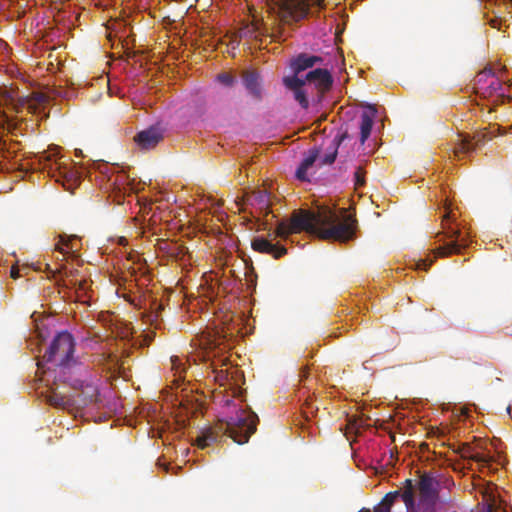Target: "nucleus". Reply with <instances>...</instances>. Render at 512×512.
<instances>
[{
	"label": "nucleus",
	"instance_id": "obj_4",
	"mask_svg": "<svg viewBox=\"0 0 512 512\" xmlns=\"http://www.w3.org/2000/svg\"><path fill=\"white\" fill-rule=\"evenodd\" d=\"M333 82L331 73L323 68L309 71L304 78L296 76L283 78L284 86L293 93L295 101L303 109L309 107V90H315V94L311 95V100L313 103L319 104L324 95L331 90Z\"/></svg>",
	"mask_w": 512,
	"mask_h": 512
},
{
	"label": "nucleus",
	"instance_id": "obj_17",
	"mask_svg": "<svg viewBox=\"0 0 512 512\" xmlns=\"http://www.w3.org/2000/svg\"><path fill=\"white\" fill-rule=\"evenodd\" d=\"M484 138V134L482 135V138L478 137V139L475 142L468 136L460 138L459 142L456 144L454 148L455 156L458 157V159H461L462 155H466L469 152L474 151L478 146L484 143Z\"/></svg>",
	"mask_w": 512,
	"mask_h": 512
},
{
	"label": "nucleus",
	"instance_id": "obj_8",
	"mask_svg": "<svg viewBox=\"0 0 512 512\" xmlns=\"http://www.w3.org/2000/svg\"><path fill=\"white\" fill-rule=\"evenodd\" d=\"M419 505L422 512H435L438 499L437 483L429 475H423L418 482Z\"/></svg>",
	"mask_w": 512,
	"mask_h": 512
},
{
	"label": "nucleus",
	"instance_id": "obj_22",
	"mask_svg": "<svg viewBox=\"0 0 512 512\" xmlns=\"http://www.w3.org/2000/svg\"><path fill=\"white\" fill-rule=\"evenodd\" d=\"M344 138H345V135H342V136L334 139L332 150L323 157V159L321 160L322 164L330 165V164L334 163L336 156H337L338 146L340 145V143L342 142V140Z\"/></svg>",
	"mask_w": 512,
	"mask_h": 512
},
{
	"label": "nucleus",
	"instance_id": "obj_29",
	"mask_svg": "<svg viewBox=\"0 0 512 512\" xmlns=\"http://www.w3.org/2000/svg\"><path fill=\"white\" fill-rule=\"evenodd\" d=\"M364 174V170L361 167H358L354 173L356 186H363L365 184Z\"/></svg>",
	"mask_w": 512,
	"mask_h": 512
},
{
	"label": "nucleus",
	"instance_id": "obj_20",
	"mask_svg": "<svg viewBox=\"0 0 512 512\" xmlns=\"http://www.w3.org/2000/svg\"><path fill=\"white\" fill-rule=\"evenodd\" d=\"M458 453L462 458H467L481 464H488L492 459L488 455L474 452L473 448L468 444H462L458 449Z\"/></svg>",
	"mask_w": 512,
	"mask_h": 512
},
{
	"label": "nucleus",
	"instance_id": "obj_12",
	"mask_svg": "<svg viewBox=\"0 0 512 512\" xmlns=\"http://www.w3.org/2000/svg\"><path fill=\"white\" fill-rule=\"evenodd\" d=\"M163 139V131L158 126H150L145 130L138 132L134 141L142 150H150L155 148Z\"/></svg>",
	"mask_w": 512,
	"mask_h": 512
},
{
	"label": "nucleus",
	"instance_id": "obj_31",
	"mask_svg": "<svg viewBox=\"0 0 512 512\" xmlns=\"http://www.w3.org/2000/svg\"><path fill=\"white\" fill-rule=\"evenodd\" d=\"M373 512H391L389 508H387V506H383L382 504H378L375 508H374V511Z\"/></svg>",
	"mask_w": 512,
	"mask_h": 512
},
{
	"label": "nucleus",
	"instance_id": "obj_21",
	"mask_svg": "<svg viewBox=\"0 0 512 512\" xmlns=\"http://www.w3.org/2000/svg\"><path fill=\"white\" fill-rule=\"evenodd\" d=\"M54 153L43 152L40 160L44 162V169L48 168L49 171H57L61 169V163L54 159Z\"/></svg>",
	"mask_w": 512,
	"mask_h": 512
},
{
	"label": "nucleus",
	"instance_id": "obj_24",
	"mask_svg": "<svg viewBox=\"0 0 512 512\" xmlns=\"http://www.w3.org/2000/svg\"><path fill=\"white\" fill-rule=\"evenodd\" d=\"M48 402L52 406L64 408L69 403V399L54 392L48 397Z\"/></svg>",
	"mask_w": 512,
	"mask_h": 512
},
{
	"label": "nucleus",
	"instance_id": "obj_28",
	"mask_svg": "<svg viewBox=\"0 0 512 512\" xmlns=\"http://www.w3.org/2000/svg\"><path fill=\"white\" fill-rule=\"evenodd\" d=\"M217 80L227 87H231L235 83V78L231 74L226 72L218 74Z\"/></svg>",
	"mask_w": 512,
	"mask_h": 512
},
{
	"label": "nucleus",
	"instance_id": "obj_18",
	"mask_svg": "<svg viewBox=\"0 0 512 512\" xmlns=\"http://www.w3.org/2000/svg\"><path fill=\"white\" fill-rule=\"evenodd\" d=\"M318 158V150L311 149L298 166L295 176L300 181H309L308 170L314 165Z\"/></svg>",
	"mask_w": 512,
	"mask_h": 512
},
{
	"label": "nucleus",
	"instance_id": "obj_5",
	"mask_svg": "<svg viewBox=\"0 0 512 512\" xmlns=\"http://www.w3.org/2000/svg\"><path fill=\"white\" fill-rule=\"evenodd\" d=\"M453 221L451 210L447 203H445V211L441 222L442 231L437 234V237L444 236L447 239H451V241L436 248L434 250L435 257L459 254L462 249L468 246V237L463 235L461 230L453 225Z\"/></svg>",
	"mask_w": 512,
	"mask_h": 512
},
{
	"label": "nucleus",
	"instance_id": "obj_11",
	"mask_svg": "<svg viewBox=\"0 0 512 512\" xmlns=\"http://www.w3.org/2000/svg\"><path fill=\"white\" fill-rule=\"evenodd\" d=\"M73 378H80L83 379V385L81 386H74L70 385L74 389L81 390L80 396L82 397L83 404L87 405L90 403H96L98 402L99 398V389L97 383L91 379V374L89 370L87 369V375L85 374H78V373H72Z\"/></svg>",
	"mask_w": 512,
	"mask_h": 512
},
{
	"label": "nucleus",
	"instance_id": "obj_19",
	"mask_svg": "<svg viewBox=\"0 0 512 512\" xmlns=\"http://www.w3.org/2000/svg\"><path fill=\"white\" fill-rule=\"evenodd\" d=\"M370 112L364 111L361 114L360 121V141L362 144L369 138L373 127V119L376 114V109L373 106H369Z\"/></svg>",
	"mask_w": 512,
	"mask_h": 512
},
{
	"label": "nucleus",
	"instance_id": "obj_3",
	"mask_svg": "<svg viewBox=\"0 0 512 512\" xmlns=\"http://www.w3.org/2000/svg\"><path fill=\"white\" fill-rule=\"evenodd\" d=\"M259 419L253 411L239 410L226 422H220L213 427L201 431L195 442L197 446L204 449L215 442H221L225 435H228L238 444H245L255 433Z\"/></svg>",
	"mask_w": 512,
	"mask_h": 512
},
{
	"label": "nucleus",
	"instance_id": "obj_23",
	"mask_svg": "<svg viewBox=\"0 0 512 512\" xmlns=\"http://www.w3.org/2000/svg\"><path fill=\"white\" fill-rule=\"evenodd\" d=\"M220 341L218 339H212L208 337L204 343L207 357L211 356L215 357L218 354V350L220 349Z\"/></svg>",
	"mask_w": 512,
	"mask_h": 512
},
{
	"label": "nucleus",
	"instance_id": "obj_13",
	"mask_svg": "<svg viewBox=\"0 0 512 512\" xmlns=\"http://www.w3.org/2000/svg\"><path fill=\"white\" fill-rule=\"evenodd\" d=\"M323 61V58L320 56L300 53L290 60V69L293 72L292 76L299 77L300 73L313 68L315 65H321Z\"/></svg>",
	"mask_w": 512,
	"mask_h": 512
},
{
	"label": "nucleus",
	"instance_id": "obj_30",
	"mask_svg": "<svg viewBox=\"0 0 512 512\" xmlns=\"http://www.w3.org/2000/svg\"><path fill=\"white\" fill-rule=\"evenodd\" d=\"M213 372L215 373V379L217 381H224L227 379V374L223 369L217 370L216 368H214Z\"/></svg>",
	"mask_w": 512,
	"mask_h": 512
},
{
	"label": "nucleus",
	"instance_id": "obj_32",
	"mask_svg": "<svg viewBox=\"0 0 512 512\" xmlns=\"http://www.w3.org/2000/svg\"><path fill=\"white\" fill-rule=\"evenodd\" d=\"M10 276L13 278V279H17L19 277V270L17 267H11V270H10Z\"/></svg>",
	"mask_w": 512,
	"mask_h": 512
},
{
	"label": "nucleus",
	"instance_id": "obj_1",
	"mask_svg": "<svg viewBox=\"0 0 512 512\" xmlns=\"http://www.w3.org/2000/svg\"><path fill=\"white\" fill-rule=\"evenodd\" d=\"M357 220L354 215L342 209L337 214L329 208L316 211L299 210L292 214L290 222L278 223L275 233L277 237L286 239L289 235L305 231L316 235L322 240L347 242L356 237Z\"/></svg>",
	"mask_w": 512,
	"mask_h": 512
},
{
	"label": "nucleus",
	"instance_id": "obj_7",
	"mask_svg": "<svg viewBox=\"0 0 512 512\" xmlns=\"http://www.w3.org/2000/svg\"><path fill=\"white\" fill-rule=\"evenodd\" d=\"M504 84L497 78L491 68H485L479 72L474 79V89L477 94L484 98L493 95L503 96Z\"/></svg>",
	"mask_w": 512,
	"mask_h": 512
},
{
	"label": "nucleus",
	"instance_id": "obj_6",
	"mask_svg": "<svg viewBox=\"0 0 512 512\" xmlns=\"http://www.w3.org/2000/svg\"><path fill=\"white\" fill-rule=\"evenodd\" d=\"M279 15L285 22L299 21L309 11L310 4L321 5V0H276Z\"/></svg>",
	"mask_w": 512,
	"mask_h": 512
},
{
	"label": "nucleus",
	"instance_id": "obj_16",
	"mask_svg": "<svg viewBox=\"0 0 512 512\" xmlns=\"http://www.w3.org/2000/svg\"><path fill=\"white\" fill-rule=\"evenodd\" d=\"M399 497L404 502L407 512L416 511L415 485L411 479H406L404 486L398 489Z\"/></svg>",
	"mask_w": 512,
	"mask_h": 512
},
{
	"label": "nucleus",
	"instance_id": "obj_9",
	"mask_svg": "<svg viewBox=\"0 0 512 512\" xmlns=\"http://www.w3.org/2000/svg\"><path fill=\"white\" fill-rule=\"evenodd\" d=\"M80 247L79 239L76 236H60L59 242L56 245V250L63 255L61 262H57L55 267H51L50 264L46 265V270L56 277L57 274H61L65 269V265L62 263L66 254H75Z\"/></svg>",
	"mask_w": 512,
	"mask_h": 512
},
{
	"label": "nucleus",
	"instance_id": "obj_27",
	"mask_svg": "<svg viewBox=\"0 0 512 512\" xmlns=\"http://www.w3.org/2000/svg\"><path fill=\"white\" fill-rule=\"evenodd\" d=\"M433 259H418L413 260L412 267H414L416 270H423L427 271L429 267L432 265Z\"/></svg>",
	"mask_w": 512,
	"mask_h": 512
},
{
	"label": "nucleus",
	"instance_id": "obj_14",
	"mask_svg": "<svg viewBox=\"0 0 512 512\" xmlns=\"http://www.w3.org/2000/svg\"><path fill=\"white\" fill-rule=\"evenodd\" d=\"M242 82L249 95L256 101L262 100V83L260 75L256 71L248 70L242 75Z\"/></svg>",
	"mask_w": 512,
	"mask_h": 512
},
{
	"label": "nucleus",
	"instance_id": "obj_15",
	"mask_svg": "<svg viewBox=\"0 0 512 512\" xmlns=\"http://www.w3.org/2000/svg\"><path fill=\"white\" fill-rule=\"evenodd\" d=\"M251 246L253 250L259 253L272 255L275 259H279L287 253V249L278 244H273L264 237H256L252 240Z\"/></svg>",
	"mask_w": 512,
	"mask_h": 512
},
{
	"label": "nucleus",
	"instance_id": "obj_25",
	"mask_svg": "<svg viewBox=\"0 0 512 512\" xmlns=\"http://www.w3.org/2000/svg\"><path fill=\"white\" fill-rule=\"evenodd\" d=\"M398 498H400L398 490L391 491L384 496L380 504H382L385 507L387 506V508L391 510L392 505Z\"/></svg>",
	"mask_w": 512,
	"mask_h": 512
},
{
	"label": "nucleus",
	"instance_id": "obj_26",
	"mask_svg": "<svg viewBox=\"0 0 512 512\" xmlns=\"http://www.w3.org/2000/svg\"><path fill=\"white\" fill-rule=\"evenodd\" d=\"M255 199L261 206V208L268 209L270 206L269 194L266 191H259L255 195Z\"/></svg>",
	"mask_w": 512,
	"mask_h": 512
},
{
	"label": "nucleus",
	"instance_id": "obj_34",
	"mask_svg": "<svg viewBox=\"0 0 512 512\" xmlns=\"http://www.w3.org/2000/svg\"><path fill=\"white\" fill-rule=\"evenodd\" d=\"M497 22H498L497 20H492V21H491V25H492L493 27H496V23H497Z\"/></svg>",
	"mask_w": 512,
	"mask_h": 512
},
{
	"label": "nucleus",
	"instance_id": "obj_33",
	"mask_svg": "<svg viewBox=\"0 0 512 512\" xmlns=\"http://www.w3.org/2000/svg\"><path fill=\"white\" fill-rule=\"evenodd\" d=\"M28 99L25 98V97H21L18 99V104L17 106H20V107H24L26 104H28Z\"/></svg>",
	"mask_w": 512,
	"mask_h": 512
},
{
	"label": "nucleus",
	"instance_id": "obj_10",
	"mask_svg": "<svg viewBox=\"0 0 512 512\" xmlns=\"http://www.w3.org/2000/svg\"><path fill=\"white\" fill-rule=\"evenodd\" d=\"M281 34L282 32L280 28H275L271 33H269L268 28L260 24L259 21L255 19L252 22L247 23L239 31L240 37L256 40L259 39L260 41L263 36H269L274 41H280L282 37Z\"/></svg>",
	"mask_w": 512,
	"mask_h": 512
},
{
	"label": "nucleus",
	"instance_id": "obj_2",
	"mask_svg": "<svg viewBox=\"0 0 512 512\" xmlns=\"http://www.w3.org/2000/svg\"><path fill=\"white\" fill-rule=\"evenodd\" d=\"M74 349L73 336L67 331H62L52 340L42 359L38 361L37 366L43 370V373L53 371L55 379L61 382L81 386L84 380L73 378L72 373L87 375V367L73 358Z\"/></svg>",
	"mask_w": 512,
	"mask_h": 512
}]
</instances>
